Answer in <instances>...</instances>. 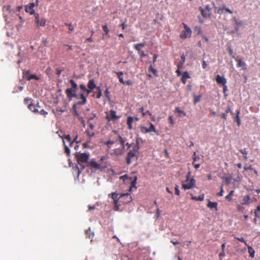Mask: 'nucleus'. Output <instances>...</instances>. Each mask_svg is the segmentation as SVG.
Segmentation results:
<instances>
[{
    "label": "nucleus",
    "instance_id": "f257e3e1",
    "mask_svg": "<svg viewBox=\"0 0 260 260\" xmlns=\"http://www.w3.org/2000/svg\"><path fill=\"white\" fill-rule=\"evenodd\" d=\"M119 141L122 148H124V143L126 141L125 138H122L116 131H112L109 135V140L104 143L108 148H111L112 145L116 143Z\"/></svg>",
    "mask_w": 260,
    "mask_h": 260
},
{
    "label": "nucleus",
    "instance_id": "f03ea898",
    "mask_svg": "<svg viewBox=\"0 0 260 260\" xmlns=\"http://www.w3.org/2000/svg\"><path fill=\"white\" fill-rule=\"evenodd\" d=\"M191 173L188 172L186 175V179L182 183V188L184 190L189 189L194 187L196 184V180L193 178L190 179Z\"/></svg>",
    "mask_w": 260,
    "mask_h": 260
},
{
    "label": "nucleus",
    "instance_id": "7ed1b4c3",
    "mask_svg": "<svg viewBox=\"0 0 260 260\" xmlns=\"http://www.w3.org/2000/svg\"><path fill=\"white\" fill-rule=\"evenodd\" d=\"M139 149V147L138 144L137 143L133 150H131L127 153V155L126 158V163L127 165H129L132 162V159L136 156Z\"/></svg>",
    "mask_w": 260,
    "mask_h": 260
},
{
    "label": "nucleus",
    "instance_id": "20e7f679",
    "mask_svg": "<svg viewBox=\"0 0 260 260\" xmlns=\"http://www.w3.org/2000/svg\"><path fill=\"white\" fill-rule=\"evenodd\" d=\"M184 29L180 34V37L181 39H185L191 37L192 31L189 27L185 23H183Z\"/></svg>",
    "mask_w": 260,
    "mask_h": 260
},
{
    "label": "nucleus",
    "instance_id": "39448f33",
    "mask_svg": "<svg viewBox=\"0 0 260 260\" xmlns=\"http://www.w3.org/2000/svg\"><path fill=\"white\" fill-rule=\"evenodd\" d=\"M76 157L78 162L81 164V163H85L87 161L89 157V154L87 153H79L76 154Z\"/></svg>",
    "mask_w": 260,
    "mask_h": 260
},
{
    "label": "nucleus",
    "instance_id": "423d86ee",
    "mask_svg": "<svg viewBox=\"0 0 260 260\" xmlns=\"http://www.w3.org/2000/svg\"><path fill=\"white\" fill-rule=\"evenodd\" d=\"M111 196V198L113 200V203L114 204V209L116 211H118L119 210V204H118V199L120 197H122L125 196H126V197L128 196V194H122V195H121V196L120 197H119L118 194H117V193H115V192L112 193L111 194H110L109 195V197H110Z\"/></svg>",
    "mask_w": 260,
    "mask_h": 260
},
{
    "label": "nucleus",
    "instance_id": "0eeeda50",
    "mask_svg": "<svg viewBox=\"0 0 260 260\" xmlns=\"http://www.w3.org/2000/svg\"><path fill=\"white\" fill-rule=\"evenodd\" d=\"M35 22L36 24V27L39 28L40 26H44L46 24V19L44 18L40 19V16L38 13L35 14Z\"/></svg>",
    "mask_w": 260,
    "mask_h": 260
},
{
    "label": "nucleus",
    "instance_id": "6e6552de",
    "mask_svg": "<svg viewBox=\"0 0 260 260\" xmlns=\"http://www.w3.org/2000/svg\"><path fill=\"white\" fill-rule=\"evenodd\" d=\"M65 93L67 98L70 100H71L73 98H77V96L76 94V90L72 89L71 88H67L65 91Z\"/></svg>",
    "mask_w": 260,
    "mask_h": 260
},
{
    "label": "nucleus",
    "instance_id": "1a4fd4ad",
    "mask_svg": "<svg viewBox=\"0 0 260 260\" xmlns=\"http://www.w3.org/2000/svg\"><path fill=\"white\" fill-rule=\"evenodd\" d=\"M120 117L119 116L116 115V112L114 110H111L109 113L107 114L106 119L109 121L115 120Z\"/></svg>",
    "mask_w": 260,
    "mask_h": 260
},
{
    "label": "nucleus",
    "instance_id": "9d476101",
    "mask_svg": "<svg viewBox=\"0 0 260 260\" xmlns=\"http://www.w3.org/2000/svg\"><path fill=\"white\" fill-rule=\"evenodd\" d=\"M23 77L24 79L29 81L31 79H35L38 80L39 77L35 74H30L29 71H27L23 73Z\"/></svg>",
    "mask_w": 260,
    "mask_h": 260
},
{
    "label": "nucleus",
    "instance_id": "9b49d317",
    "mask_svg": "<svg viewBox=\"0 0 260 260\" xmlns=\"http://www.w3.org/2000/svg\"><path fill=\"white\" fill-rule=\"evenodd\" d=\"M120 178L122 179L123 180V181H125L126 179H129L131 181V186H130L131 188H132V187L136 188V182L137 180V176H135L133 180H132V178L129 177L128 176V175H124V176H121L120 177Z\"/></svg>",
    "mask_w": 260,
    "mask_h": 260
},
{
    "label": "nucleus",
    "instance_id": "f8f14e48",
    "mask_svg": "<svg viewBox=\"0 0 260 260\" xmlns=\"http://www.w3.org/2000/svg\"><path fill=\"white\" fill-rule=\"evenodd\" d=\"M35 3H32L29 4V5H27L25 6V11L27 13H29L30 15L34 14L35 15V11H34V7H35Z\"/></svg>",
    "mask_w": 260,
    "mask_h": 260
},
{
    "label": "nucleus",
    "instance_id": "ddd939ff",
    "mask_svg": "<svg viewBox=\"0 0 260 260\" xmlns=\"http://www.w3.org/2000/svg\"><path fill=\"white\" fill-rule=\"evenodd\" d=\"M216 81L218 84L223 85H224L226 83L225 78L223 76H221L219 75L216 76Z\"/></svg>",
    "mask_w": 260,
    "mask_h": 260
},
{
    "label": "nucleus",
    "instance_id": "4468645a",
    "mask_svg": "<svg viewBox=\"0 0 260 260\" xmlns=\"http://www.w3.org/2000/svg\"><path fill=\"white\" fill-rule=\"evenodd\" d=\"M28 109L32 112L37 113L38 112H39V108H40V107L39 106L38 104H37L36 106L32 104H29L28 106Z\"/></svg>",
    "mask_w": 260,
    "mask_h": 260
},
{
    "label": "nucleus",
    "instance_id": "2eb2a0df",
    "mask_svg": "<svg viewBox=\"0 0 260 260\" xmlns=\"http://www.w3.org/2000/svg\"><path fill=\"white\" fill-rule=\"evenodd\" d=\"M88 165L91 168L98 170L101 168V165L97 163L96 161L91 160L88 163Z\"/></svg>",
    "mask_w": 260,
    "mask_h": 260
},
{
    "label": "nucleus",
    "instance_id": "dca6fc26",
    "mask_svg": "<svg viewBox=\"0 0 260 260\" xmlns=\"http://www.w3.org/2000/svg\"><path fill=\"white\" fill-rule=\"evenodd\" d=\"M207 207L211 209H214L215 211H217L218 210L217 203V202H212L209 200H208Z\"/></svg>",
    "mask_w": 260,
    "mask_h": 260
},
{
    "label": "nucleus",
    "instance_id": "f3484780",
    "mask_svg": "<svg viewBox=\"0 0 260 260\" xmlns=\"http://www.w3.org/2000/svg\"><path fill=\"white\" fill-rule=\"evenodd\" d=\"M182 78H181V82L184 84H186V80L187 79H189L190 78V75H189L188 73L186 71L184 72L182 74Z\"/></svg>",
    "mask_w": 260,
    "mask_h": 260
},
{
    "label": "nucleus",
    "instance_id": "a211bd4d",
    "mask_svg": "<svg viewBox=\"0 0 260 260\" xmlns=\"http://www.w3.org/2000/svg\"><path fill=\"white\" fill-rule=\"evenodd\" d=\"M199 10L201 11V14L203 17H207L210 15L209 10L208 8L204 10L202 7H200L199 8Z\"/></svg>",
    "mask_w": 260,
    "mask_h": 260
},
{
    "label": "nucleus",
    "instance_id": "6ab92c4d",
    "mask_svg": "<svg viewBox=\"0 0 260 260\" xmlns=\"http://www.w3.org/2000/svg\"><path fill=\"white\" fill-rule=\"evenodd\" d=\"M240 114V110L239 109L237 111L236 116H234V120L236 122L238 126H240L241 125V120L239 116Z\"/></svg>",
    "mask_w": 260,
    "mask_h": 260
},
{
    "label": "nucleus",
    "instance_id": "aec40b11",
    "mask_svg": "<svg viewBox=\"0 0 260 260\" xmlns=\"http://www.w3.org/2000/svg\"><path fill=\"white\" fill-rule=\"evenodd\" d=\"M235 60L237 62V66L238 67H242V69L244 70H246L247 69L245 63L244 61H243L241 59H236Z\"/></svg>",
    "mask_w": 260,
    "mask_h": 260
},
{
    "label": "nucleus",
    "instance_id": "412c9836",
    "mask_svg": "<svg viewBox=\"0 0 260 260\" xmlns=\"http://www.w3.org/2000/svg\"><path fill=\"white\" fill-rule=\"evenodd\" d=\"M250 200H251V198H250V196H249V195L245 196L242 199V205H249L250 204Z\"/></svg>",
    "mask_w": 260,
    "mask_h": 260
},
{
    "label": "nucleus",
    "instance_id": "4be33fe9",
    "mask_svg": "<svg viewBox=\"0 0 260 260\" xmlns=\"http://www.w3.org/2000/svg\"><path fill=\"white\" fill-rule=\"evenodd\" d=\"M87 87L91 90H92L96 87V84L93 79H90L89 80L87 84Z\"/></svg>",
    "mask_w": 260,
    "mask_h": 260
},
{
    "label": "nucleus",
    "instance_id": "5701e85b",
    "mask_svg": "<svg viewBox=\"0 0 260 260\" xmlns=\"http://www.w3.org/2000/svg\"><path fill=\"white\" fill-rule=\"evenodd\" d=\"M134 120V117L132 116H128L127 118V124L128 125V128L129 129H132V123Z\"/></svg>",
    "mask_w": 260,
    "mask_h": 260
},
{
    "label": "nucleus",
    "instance_id": "b1692460",
    "mask_svg": "<svg viewBox=\"0 0 260 260\" xmlns=\"http://www.w3.org/2000/svg\"><path fill=\"white\" fill-rule=\"evenodd\" d=\"M146 45V43H142L134 45V48L139 52L141 51V47H144Z\"/></svg>",
    "mask_w": 260,
    "mask_h": 260
},
{
    "label": "nucleus",
    "instance_id": "393cba45",
    "mask_svg": "<svg viewBox=\"0 0 260 260\" xmlns=\"http://www.w3.org/2000/svg\"><path fill=\"white\" fill-rule=\"evenodd\" d=\"M115 73L116 74L117 77L119 78V82L121 83L124 84L125 81L123 80V77H122V76L123 75V72H115Z\"/></svg>",
    "mask_w": 260,
    "mask_h": 260
},
{
    "label": "nucleus",
    "instance_id": "a878e982",
    "mask_svg": "<svg viewBox=\"0 0 260 260\" xmlns=\"http://www.w3.org/2000/svg\"><path fill=\"white\" fill-rule=\"evenodd\" d=\"M80 99L82 100V101L79 102V104L81 105H84L86 103V96H85L83 93H80L79 94Z\"/></svg>",
    "mask_w": 260,
    "mask_h": 260
},
{
    "label": "nucleus",
    "instance_id": "bb28decb",
    "mask_svg": "<svg viewBox=\"0 0 260 260\" xmlns=\"http://www.w3.org/2000/svg\"><path fill=\"white\" fill-rule=\"evenodd\" d=\"M239 151L243 154V158L245 160H247L248 159L247 154L248 151L246 148L241 149L239 150Z\"/></svg>",
    "mask_w": 260,
    "mask_h": 260
},
{
    "label": "nucleus",
    "instance_id": "cd10ccee",
    "mask_svg": "<svg viewBox=\"0 0 260 260\" xmlns=\"http://www.w3.org/2000/svg\"><path fill=\"white\" fill-rule=\"evenodd\" d=\"M191 199L193 200L202 201L204 200V194H202L199 196L198 197L193 196L192 194H191Z\"/></svg>",
    "mask_w": 260,
    "mask_h": 260
},
{
    "label": "nucleus",
    "instance_id": "c85d7f7f",
    "mask_svg": "<svg viewBox=\"0 0 260 260\" xmlns=\"http://www.w3.org/2000/svg\"><path fill=\"white\" fill-rule=\"evenodd\" d=\"M124 148H122V146H121V148H117L113 150V153L116 155H119L122 154L123 153V150Z\"/></svg>",
    "mask_w": 260,
    "mask_h": 260
},
{
    "label": "nucleus",
    "instance_id": "c756f323",
    "mask_svg": "<svg viewBox=\"0 0 260 260\" xmlns=\"http://www.w3.org/2000/svg\"><path fill=\"white\" fill-rule=\"evenodd\" d=\"M248 251L251 257L253 258L254 257L255 251L252 247L248 246Z\"/></svg>",
    "mask_w": 260,
    "mask_h": 260
},
{
    "label": "nucleus",
    "instance_id": "7c9ffc66",
    "mask_svg": "<svg viewBox=\"0 0 260 260\" xmlns=\"http://www.w3.org/2000/svg\"><path fill=\"white\" fill-rule=\"evenodd\" d=\"M149 132H154L157 135H158V132L157 131H156L155 126L152 123H150V127H148Z\"/></svg>",
    "mask_w": 260,
    "mask_h": 260
},
{
    "label": "nucleus",
    "instance_id": "2f4dec72",
    "mask_svg": "<svg viewBox=\"0 0 260 260\" xmlns=\"http://www.w3.org/2000/svg\"><path fill=\"white\" fill-rule=\"evenodd\" d=\"M139 111L142 113L143 116H145L146 114H148L150 116H151L152 115L151 113L149 110L144 111V108L143 107L140 108L139 109Z\"/></svg>",
    "mask_w": 260,
    "mask_h": 260
},
{
    "label": "nucleus",
    "instance_id": "473e14b6",
    "mask_svg": "<svg viewBox=\"0 0 260 260\" xmlns=\"http://www.w3.org/2000/svg\"><path fill=\"white\" fill-rule=\"evenodd\" d=\"M70 83H71V88L72 89H74L75 90H76L78 88V85L75 82V81L74 80H70Z\"/></svg>",
    "mask_w": 260,
    "mask_h": 260
},
{
    "label": "nucleus",
    "instance_id": "72a5a7b5",
    "mask_svg": "<svg viewBox=\"0 0 260 260\" xmlns=\"http://www.w3.org/2000/svg\"><path fill=\"white\" fill-rule=\"evenodd\" d=\"M234 193V191L231 190L230 193L225 197V199L229 201H231L232 200V197Z\"/></svg>",
    "mask_w": 260,
    "mask_h": 260
},
{
    "label": "nucleus",
    "instance_id": "f704fd0d",
    "mask_svg": "<svg viewBox=\"0 0 260 260\" xmlns=\"http://www.w3.org/2000/svg\"><path fill=\"white\" fill-rule=\"evenodd\" d=\"M65 24L69 27V34L72 33L74 30V26L72 25V23H65Z\"/></svg>",
    "mask_w": 260,
    "mask_h": 260
},
{
    "label": "nucleus",
    "instance_id": "c9c22d12",
    "mask_svg": "<svg viewBox=\"0 0 260 260\" xmlns=\"http://www.w3.org/2000/svg\"><path fill=\"white\" fill-rule=\"evenodd\" d=\"M254 215L255 217L259 218L260 215V206H257L254 211Z\"/></svg>",
    "mask_w": 260,
    "mask_h": 260
},
{
    "label": "nucleus",
    "instance_id": "e433bc0d",
    "mask_svg": "<svg viewBox=\"0 0 260 260\" xmlns=\"http://www.w3.org/2000/svg\"><path fill=\"white\" fill-rule=\"evenodd\" d=\"M63 145H64V152L66 153H67V154L69 156L70 155V148H69V147H68L66 144H65V142H64V141H63Z\"/></svg>",
    "mask_w": 260,
    "mask_h": 260
},
{
    "label": "nucleus",
    "instance_id": "4c0bfd02",
    "mask_svg": "<svg viewBox=\"0 0 260 260\" xmlns=\"http://www.w3.org/2000/svg\"><path fill=\"white\" fill-rule=\"evenodd\" d=\"M140 128L141 132L143 134H146L147 133H149L148 128H147L145 126H141Z\"/></svg>",
    "mask_w": 260,
    "mask_h": 260
},
{
    "label": "nucleus",
    "instance_id": "58836bf2",
    "mask_svg": "<svg viewBox=\"0 0 260 260\" xmlns=\"http://www.w3.org/2000/svg\"><path fill=\"white\" fill-rule=\"evenodd\" d=\"M102 28H103V30L105 32V35L108 36V37H109V36L108 35L109 30L108 29L107 25H103Z\"/></svg>",
    "mask_w": 260,
    "mask_h": 260
},
{
    "label": "nucleus",
    "instance_id": "ea45409f",
    "mask_svg": "<svg viewBox=\"0 0 260 260\" xmlns=\"http://www.w3.org/2000/svg\"><path fill=\"white\" fill-rule=\"evenodd\" d=\"M96 89L98 90V92L96 94V97L97 99H100L102 95V90L100 87H96Z\"/></svg>",
    "mask_w": 260,
    "mask_h": 260
},
{
    "label": "nucleus",
    "instance_id": "a19ab883",
    "mask_svg": "<svg viewBox=\"0 0 260 260\" xmlns=\"http://www.w3.org/2000/svg\"><path fill=\"white\" fill-rule=\"evenodd\" d=\"M201 95L194 96V98H193V103H194V104H196V103H198L199 102H200V100H201Z\"/></svg>",
    "mask_w": 260,
    "mask_h": 260
},
{
    "label": "nucleus",
    "instance_id": "79ce46f5",
    "mask_svg": "<svg viewBox=\"0 0 260 260\" xmlns=\"http://www.w3.org/2000/svg\"><path fill=\"white\" fill-rule=\"evenodd\" d=\"M220 10L222 12H223V11H225L226 12H228L230 14H232L233 13V12L229 8H226L225 6H223L221 8Z\"/></svg>",
    "mask_w": 260,
    "mask_h": 260
},
{
    "label": "nucleus",
    "instance_id": "37998d69",
    "mask_svg": "<svg viewBox=\"0 0 260 260\" xmlns=\"http://www.w3.org/2000/svg\"><path fill=\"white\" fill-rule=\"evenodd\" d=\"M175 111H176V112H177L179 114H182L183 116H185L186 115V113L184 112L183 111L181 110V109H180V108L179 107H177L176 108Z\"/></svg>",
    "mask_w": 260,
    "mask_h": 260
},
{
    "label": "nucleus",
    "instance_id": "c03bdc74",
    "mask_svg": "<svg viewBox=\"0 0 260 260\" xmlns=\"http://www.w3.org/2000/svg\"><path fill=\"white\" fill-rule=\"evenodd\" d=\"M233 20L235 22V23L238 26H240L241 25L242 23V21H240V20H238L235 17H233Z\"/></svg>",
    "mask_w": 260,
    "mask_h": 260
},
{
    "label": "nucleus",
    "instance_id": "a18cd8bd",
    "mask_svg": "<svg viewBox=\"0 0 260 260\" xmlns=\"http://www.w3.org/2000/svg\"><path fill=\"white\" fill-rule=\"evenodd\" d=\"M60 137L62 138V141H64V139L67 140L69 142H71V141H72L71 138L69 135H66L63 137L62 136Z\"/></svg>",
    "mask_w": 260,
    "mask_h": 260
},
{
    "label": "nucleus",
    "instance_id": "49530a36",
    "mask_svg": "<svg viewBox=\"0 0 260 260\" xmlns=\"http://www.w3.org/2000/svg\"><path fill=\"white\" fill-rule=\"evenodd\" d=\"M86 133L87 134V135L89 136V137L90 138L94 136V133L92 131H90L89 129L86 131Z\"/></svg>",
    "mask_w": 260,
    "mask_h": 260
},
{
    "label": "nucleus",
    "instance_id": "de8ad7c7",
    "mask_svg": "<svg viewBox=\"0 0 260 260\" xmlns=\"http://www.w3.org/2000/svg\"><path fill=\"white\" fill-rule=\"evenodd\" d=\"M243 205H242V204L237 205V208L238 211L242 212L244 210V207Z\"/></svg>",
    "mask_w": 260,
    "mask_h": 260
},
{
    "label": "nucleus",
    "instance_id": "09e8293b",
    "mask_svg": "<svg viewBox=\"0 0 260 260\" xmlns=\"http://www.w3.org/2000/svg\"><path fill=\"white\" fill-rule=\"evenodd\" d=\"M37 113H39V114L44 115V116H46V115L48 114V112L43 109H41V110H39V112H38Z\"/></svg>",
    "mask_w": 260,
    "mask_h": 260
},
{
    "label": "nucleus",
    "instance_id": "8fccbe9b",
    "mask_svg": "<svg viewBox=\"0 0 260 260\" xmlns=\"http://www.w3.org/2000/svg\"><path fill=\"white\" fill-rule=\"evenodd\" d=\"M200 159V157L198 155H197L196 152H194L193 154V160L194 162V161L199 160Z\"/></svg>",
    "mask_w": 260,
    "mask_h": 260
},
{
    "label": "nucleus",
    "instance_id": "3c124183",
    "mask_svg": "<svg viewBox=\"0 0 260 260\" xmlns=\"http://www.w3.org/2000/svg\"><path fill=\"white\" fill-rule=\"evenodd\" d=\"M223 192L224 190L223 189V185H222L220 187V191L218 193H217V195L219 197L222 196Z\"/></svg>",
    "mask_w": 260,
    "mask_h": 260
},
{
    "label": "nucleus",
    "instance_id": "603ef678",
    "mask_svg": "<svg viewBox=\"0 0 260 260\" xmlns=\"http://www.w3.org/2000/svg\"><path fill=\"white\" fill-rule=\"evenodd\" d=\"M149 71L152 72L155 75H156L157 71L151 66L149 68Z\"/></svg>",
    "mask_w": 260,
    "mask_h": 260
},
{
    "label": "nucleus",
    "instance_id": "864d4df0",
    "mask_svg": "<svg viewBox=\"0 0 260 260\" xmlns=\"http://www.w3.org/2000/svg\"><path fill=\"white\" fill-rule=\"evenodd\" d=\"M231 181H232V178H231V177H226L225 179V182L227 185L230 184L231 182Z\"/></svg>",
    "mask_w": 260,
    "mask_h": 260
},
{
    "label": "nucleus",
    "instance_id": "5fc2aeb1",
    "mask_svg": "<svg viewBox=\"0 0 260 260\" xmlns=\"http://www.w3.org/2000/svg\"><path fill=\"white\" fill-rule=\"evenodd\" d=\"M235 238L236 239H237L238 240L240 241V242H243L246 245H247L246 241L243 237H241V238L236 237Z\"/></svg>",
    "mask_w": 260,
    "mask_h": 260
},
{
    "label": "nucleus",
    "instance_id": "6e6d98bb",
    "mask_svg": "<svg viewBox=\"0 0 260 260\" xmlns=\"http://www.w3.org/2000/svg\"><path fill=\"white\" fill-rule=\"evenodd\" d=\"M63 71V69H59V68H57L56 69V74L59 76L61 73V72Z\"/></svg>",
    "mask_w": 260,
    "mask_h": 260
},
{
    "label": "nucleus",
    "instance_id": "4d7b16f0",
    "mask_svg": "<svg viewBox=\"0 0 260 260\" xmlns=\"http://www.w3.org/2000/svg\"><path fill=\"white\" fill-rule=\"evenodd\" d=\"M86 234L88 235V237L89 238H90L91 237H92L93 235V234L92 233H91V231L90 230H88L86 231Z\"/></svg>",
    "mask_w": 260,
    "mask_h": 260
},
{
    "label": "nucleus",
    "instance_id": "13d9d810",
    "mask_svg": "<svg viewBox=\"0 0 260 260\" xmlns=\"http://www.w3.org/2000/svg\"><path fill=\"white\" fill-rule=\"evenodd\" d=\"M119 27H121L122 29V30H124L126 27V25L125 24V22H123V23H122L121 24H120L119 25Z\"/></svg>",
    "mask_w": 260,
    "mask_h": 260
},
{
    "label": "nucleus",
    "instance_id": "bf43d9fd",
    "mask_svg": "<svg viewBox=\"0 0 260 260\" xmlns=\"http://www.w3.org/2000/svg\"><path fill=\"white\" fill-rule=\"evenodd\" d=\"M79 87L82 91H85V90H86V87L84 84H80Z\"/></svg>",
    "mask_w": 260,
    "mask_h": 260
},
{
    "label": "nucleus",
    "instance_id": "052dcab7",
    "mask_svg": "<svg viewBox=\"0 0 260 260\" xmlns=\"http://www.w3.org/2000/svg\"><path fill=\"white\" fill-rule=\"evenodd\" d=\"M175 193L178 195V196H179L180 195V190L178 188V186L177 185L176 186L175 188Z\"/></svg>",
    "mask_w": 260,
    "mask_h": 260
},
{
    "label": "nucleus",
    "instance_id": "680f3d73",
    "mask_svg": "<svg viewBox=\"0 0 260 260\" xmlns=\"http://www.w3.org/2000/svg\"><path fill=\"white\" fill-rule=\"evenodd\" d=\"M31 99L29 98H25L24 100V103L25 104L27 105L28 104L29 101H31Z\"/></svg>",
    "mask_w": 260,
    "mask_h": 260
},
{
    "label": "nucleus",
    "instance_id": "e2e57ef3",
    "mask_svg": "<svg viewBox=\"0 0 260 260\" xmlns=\"http://www.w3.org/2000/svg\"><path fill=\"white\" fill-rule=\"evenodd\" d=\"M109 89L107 88L106 89V90H105V96L108 99H110V97H109Z\"/></svg>",
    "mask_w": 260,
    "mask_h": 260
},
{
    "label": "nucleus",
    "instance_id": "0e129e2a",
    "mask_svg": "<svg viewBox=\"0 0 260 260\" xmlns=\"http://www.w3.org/2000/svg\"><path fill=\"white\" fill-rule=\"evenodd\" d=\"M124 84H126V85H128V86L132 85L133 84V82L131 80H128L127 81H125Z\"/></svg>",
    "mask_w": 260,
    "mask_h": 260
},
{
    "label": "nucleus",
    "instance_id": "69168bd1",
    "mask_svg": "<svg viewBox=\"0 0 260 260\" xmlns=\"http://www.w3.org/2000/svg\"><path fill=\"white\" fill-rule=\"evenodd\" d=\"M56 111H58V112H60V113H63L65 112V110H63L60 107H57V108H56Z\"/></svg>",
    "mask_w": 260,
    "mask_h": 260
},
{
    "label": "nucleus",
    "instance_id": "338daca9",
    "mask_svg": "<svg viewBox=\"0 0 260 260\" xmlns=\"http://www.w3.org/2000/svg\"><path fill=\"white\" fill-rule=\"evenodd\" d=\"M225 252H224V251H222V250L221 251V252L219 254V256L220 258L225 256Z\"/></svg>",
    "mask_w": 260,
    "mask_h": 260
},
{
    "label": "nucleus",
    "instance_id": "774afa93",
    "mask_svg": "<svg viewBox=\"0 0 260 260\" xmlns=\"http://www.w3.org/2000/svg\"><path fill=\"white\" fill-rule=\"evenodd\" d=\"M140 54V55L141 57H144L146 56V54H145L144 51H141L140 52H139Z\"/></svg>",
    "mask_w": 260,
    "mask_h": 260
}]
</instances>
